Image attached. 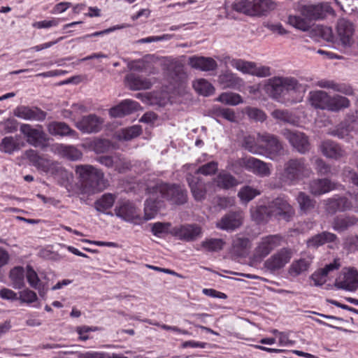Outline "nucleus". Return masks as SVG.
I'll use <instances>...</instances> for the list:
<instances>
[{
    "mask_svg": "<svg viewBox=\"0 0 358 358\" xmlns=\"http://www.w3.org/2000/svg\"><path fill=\"white\" fill-rule=\"evenodd\" d=\"M110 145V141L106 139H98L94 143L93 150L97 154L104 153L109 150Z\"/></svg>",
    "mask_w": 358,
    "mask_h": 358,
    "instance_id": "e2e57ef3",
    "label": "nucleus"
},
{
    "mask_svg": "<svg viewBox=\"0 0 358 358\" xmlns=\"http://www.w3.org/2000/svg\"><path fill=\"white\" fill-rule=\"evenodd\" d=\"M115 214L122 220L136 224H141L143 221L138 210L129 201L123 202L117 206L115 208Z\"/></svg>",
    "mask_w": 358,
    "mask_h": 358,
    "instance_id": "9d476101",
    "label": "nucleus"
},
{
    "mask_svg": "<svg viewBox=\"0 0 358 358\" xmlns=\"http://www.w3.org/2000/svg\"><path fill=\"white\" fill-rule=\"evenodd\" d=\"M312 173L311 169L304 158L289 159L284 166L285 177L292 182L308 178Z\"/></svg>",
    "mask_w": 358,
    "mask_h": 358,
    "instance_id": "39448f33",
    "label": "nucleus"
},
{
    "mask_svg": "<svg viewBox=\"0 0 358 358\" xmlns=\"http://www.w3.org/2000/svg\"><path fill=\"white\" fill-rule=\"evenodd\" d=\"M20 131L27 138V143L34 147L43 146L44 143L48 140L47 135L41 126L33 128L30 124H22Z\"/></svg>",
    "mask_w": 358,
    "mask_h": 358,
    "instance_id": "f8f14e48",
    "label": "nucleus"
},
{
    "mask_svg": "<svg viewBox=\"0 0 358 358\" xmlns=\"http://www.w3.org/2000/svg\"><path fill=\"white\" fill-rule=\"evenodd\" d=\"M336 188V184L327 178L315 179L309 182V191L315 196H320Z\"/></svg>",
    "mask_w": 358,
    "mask_h": 358,
    "instance_id": "5701e85b",
    "label": "nucleus"
},
{
    "mask_svg": "<svg viewBox=\"0 0 358 358\" xmlns=\"http://www.w3.org/2000/svg\"><path fill=\"white\" fill-rule=\"evenodd\" d=\"M26 158L38 169L47 171L49 169V161L42 157L36 150L29 149L24 153Z\"/></svg>",
    "mask_w": 358,
    "mask_h": 358,
    "instance_id": "473e14b6",
    "label": "nucleus"
},
{
    "mask_svg": "<svg viewBox=\"0 0 358 358\" xmlns=\"http://www.w3.org/2000/svg\"><path fill=\"white\" fill-rule=\"evenodd\" d=\"M154 195L159 194L162 199L172 204L182 205L187 201V190L176 184L157 183L154 186Z\"/></svg>",
    "mask_w": 358,
    "mask_h": 358,
    "instance_id": "7ed1b4c3",
    "label": "nucleus"
},
{
    "mask_svg": "<svg viewBox=\"0 0 358 358\" xmlns=\"http://www.w3.org/2000/svg\"><path fill=\"white\" fill-rule=\"evenodd\" d=\"M218 169V164L215 161L210 162L200 166L196 171V174H202L204 176L213 175L216 173Z\"/></svg>",
    "mask_w": 358,
    "mask_h": 358,
    "instance_id": "4d7b16f0",
    "label": "nucleus"
},
{
    "mask_svg": "<svg viewBox=\"0 0 358 358\" xmlns=\"http://www.w3.org/2000/svg\"><path fill=\"white\" fill-rule=\"evenodd\" d=\"M82 185L92 193L104 190L108 186V181L104 178L103 172L92 165H78L76 167Z\"/></svg>",
    "mask_w": 358,
    "mask_h": 358,
    "instance_id": "f03ea898",
    "label": "nucleus"
},
{
    "mask_svg": "<svg viewBox=\"0 0 358 358\" xmlns=\"http://www.w3.org/2000/svg\"><path fill=\"white\" fill-rule=\"evenodd\" d=\"M250 215L253 221L257 224H260L270 217V208L269 206H259L252 207L250 208Z\"/></svg>",
    "mask_w": 358,
    "mask_h": 358,
    "instance_id": "c9c22d12",
    "label": "nucleus"
},
{
    "mask_svg": "<svg viewBox=\"0 0 358 358\" xmlns=\"http://www.w3.org/2000/svg\"><path fill=\"white\" fill-rule=\"evenodd\" d=\"M327 275L325 271L320 268L312 274L311 279L313 280L315 285L320 286L327 282Z\"/></svg>",
    "mask_w": 358,
    "mask_h": 358,
    "instance_id": "0e129e2a",
    "label": "nucleus"
},
{
    "mask_svg": "<svg viewBox=\"0 0 358 358\" xmlns=\"http://www.w3.org/2000/svg\"><path fill=\"white\" fill-rule=\"evenodd\" d=\"M230 64L232 67L235 68L238 71L243 73L252 75L254 62L234 59L231 61Z\"/></svg>",
    "mask_w": 358,
    "mask_h": 358,
    "instance_id": "603ef678",
    "label": "nucleus"
},
{
    "mask_svg": "<svg viewBox=\"0 0 358 358\" xmlns=\"http://www.w3.org/2000/svg\"><path fill=\"white\" fill-rule=\"evenodd\" d=\"M238 164L248 171L260 178L268 177L271 174V164L253 157L241 158Z\"/></svg>",
    "mask_w": 358,
    "mask_h": 358,
    "instance_id": "423d86ee",
    "label": "nucleus"
},
{
    "mask_svg": "<svg viewBox=\"0 0 358 358\" xmlns=\"http://www.w3.org/2000/svg\"><path fill=\"white\" fill-rule=\"evenodd\" d=\"M357 223L358 217L355 215L336 216L332 222V227L335 231L341 232Z\"/></svg>",
    "mask_w": 358,
    "mask_h": 358,
    "instance_id": "c85d7f7f",
    "label": "nucleus"
},
{
    "mask_svg": "<svg viewBox=\"0 0 358 358\" xmlns=\"http://www.w3.org/2000/svg\"><path fill=\"white\" fill-rule=\"evenodd\" d=\"M213 115L217 117H222L230 122H236V115L233 109L229 108L217 107L213 109Z\"/></svg>",
    "mask_w": 358,
    "mask_h": 358,
    "instance_id": "3c124183",
    "label": "nucleus"
},
{
    "mask_svg": "<svg viewBox=\"0 0 358 358\" xmlns=\"http://www.w3.org/2000/svg\"><path fill=\"white\" fill-rule=\"evenodd\" d=\"M130 163L124 158L122 157L120 155H114V166L115 171L119 173L125 172L130 168Z\"/></svg>",
    "mask_w": 358,
    "mask_h": 358,
    "instance_id": "bf43d9fd",
    "label": "nucleus"
},
{
    "mask_svg": "<svg viewBox=\"0 0 358 358\" xmlns=\"http://www.w3.org/2000/svg\"><path fill=\"white\" fill-rule=\"evenodd\" d=\"M322 154L327 158L339 159L345 156V152L336 142L331 140L323 141L320 145Z\"/></svg>",
    "mask_w": 358,
    "mask_h": 358,
    "instance_id": "393cba45",
    "label": "nucleus"
},
{
    "mask_svg": "<svg viewBox=\"0 0 358 358\" xmlns=\"http://www.w3.org/2000/svg\"><path fill=\"white\" fill-rule=\"evenodd\" d=\"M336 30L341 43L345 46H350L353 42V24L345 19H341L338 21Z\"/></svg>",
    "mask_w": 358,
    "mask_h": 358,
    "instance_id": "412c9836",
    "label": "nucleus"
},
{
    "mask_svg": "<svg viewBox=\"0 0 358 358\" xmlns=\"http://www.w3.org/2000/svg\"><path fill=\"white\" fill-rule=\"evenodd\" d=\"M285 138L289 142L294 148L299 153L306 154L310 148L308 136L299 131L285 129L282 131Z\"/></svg>",
    "mask_w": 358,
    "mask_h": 358,
    "instance_id": "9b49d317",
    "label": "nucleus"
},
{
    "mask_svg": "<svg viewBox=\"0 0 358 358\" xmlns=\"http://www.w3.org/2000/svg\"><path fill=\"white\" fill-rule=\"evenodd\" d=\"M292 256L291 249L282 248L264 262V267L271 271L279 270L290 261Z\"/></svg>",
    "mask_w": 358,
    "mask_h": 358,
    "instance_id": "dca6fc26",
    "label": "nucleus"
},
{
    "mask_svg": "<svg viewBox=\"0 0 358 358\" xmlns=\"http://www.w3.org/2000/svg\"><path fill=\"white\" fill-rule=\"evenodd\" d=\"M250 245V241L246 237H237L233 241V247L239 250L248 248Z\"/></svg>",
    "mask_w": 358,
    "mask_h": 358,
    "instance_id": "774afa93",
    "label": "nucleus"
},
{
    "mask_svg": "<svg viewBox=\"0 0 358 358\" xmlns=\"http://www.w3.org/2000/svg\"><path fill=\"white\" fill-rule=\"evenodd\" d=\"M214 181L218 187L224 189H229L238 184L237 179L228 173H220Z\"/></svg>",
    "mask_w": 358,
    "mask_h": 358,
    "instance_id": "f704fd0d",
    "label": "nucleus"
},
{
    "mask_svg": "<svg viewBox=\"0 0 358 358\" xmlns=\"http://www.w3.org/2000/svg\"><path fill=\"white\" fill-rule=\"evenodd\" d=\"M233 10L247 15H253L252 2L250 0H236L231 6Z\"/></svg>",
    "mask_w": 358,
    "mask_h": 358,
    "instance_id": "de8ad7c7",
    "label": "nucleus"
},
{
    "mask_svg": "<svg viewBox=\"0 0 358 358\" xmlns=\"http://www.w3.org/2000/svg\"><path fill=\"white\" fill-rule=\"evenodd\" d=\"M336 239L337 236L336 234L328 231H323L309 238L307 241V245L308 248H317L326 243L334 242Z\"/></svg>",
    "mask_w": 358,
    "mask_h": 358,
    "instance_id": "7c9ffc66",
    "label": "nucleus"
},
{
    "mask_svg": "<svg viewBox=\"0 0 358 358\" xmlns=\"http://www.w3.org/2000/svg\"><path fill=\"white\" fill-rule=\"evenodd\" d=\"M188 64L193 69L203 71H213L217 67L215 60L211 57H190L188 59Z\"/></svg>",
    "mask_w": 358,
    "mask_h": 358,
    "instance_id": "a878e982",
    "label": "nucleus"
},
{
    "mask_svg": "<svg viewBox=\"0 0 358 358\" xmlns=\"http://www.w3.org/2000/svg\"><path fill=\"white\" fill-rule=\"evenodd\" d=\"M59 150L64 157L72 161L78 160L83 156L82 152L73 145H60Z\"/></svg>",
    "mask_w": 358,
    "mask_h": 358,
    "instance_id": "09e8293b",
    "label": "nucleus"
},
{
    "mask_svg": "<svg viewBox=\"0 0 358 358\" xmlns=\"http://www.w3.org/2000/svg\"><path fill=\"white\" fill-rule=\"evenodd\" d=\"M242 148L253 155H260L261 148L257 136H245L242 141Z\"/></svg>",
    "mask_w": 358,
    "mask_h": 358,
    "instance_id": "e433bc0d",
    "label": "nucleus"
},
{
    "mask_svg": "<svg viewBox=\"0 0 358 358\" xmlns=\"http://www.w3.org/2000/svg\"><path fill=\"white\" fill-rule=\"evenodd\" d=\"M115 199V196L113 194H104L100 199L95 201V208L99 212H104L113 206Z\"/></svg>",
    "mask_w": 358,
    "mask_h": 358,
    "instance_id": "a19ab883",
    "label": "nucleus"
},
{
    "mask_svg": "<svg viewBox=\"0 0 358 358\" xmlns=\"http://www.w3.org/2000/svg\"><path fill=\"white\" fill-rule=\"evenodd\" d=\"M350 100L340 95L329 96L328 110L338 112L350 106Z\"/></svg>",
    "mask_w": 358,
    "mask_h": 358,
    "instance_id": "4c0bfd02",
    "label": "nucleus"
},
{
    "mask_svg": "<svg viewBox=\"0 0 358 358\" xmlns=\"http://www.w3.org/2000/svg\"><path fill=\"white\" fill-rule=\"evenodd\" d=\"M217 101L229 106H237L243 102L241 95L234 92H223L217 98Z\"/></svg>",
    "mask_w": 358,
    "mask_h": 358,
    "instance_id": "49530a36",
    "label": "nucleus"
},
{
    "mask_svg": "<svg viewBox=\"0 0 358 358\" xmlns=\"http://www.w3.org/2000/svg\"><path fill=\"white\" fill-rule=\"evenodd\" d=\"M310 263L311 261L308 259H300L294 261L289 268V273L292 276H298L308 269Z\"/></svg>",
    "mask_w": 358,
    "mask_h": 358,
    "instance_id": "ea45409f",
    "label": "nucleus"
},
{
    "mask_svg": "<svg viewBox=\"0 0 358 358\" xmlns=\"http://www.w3.org/2000/svg\"><path fill=\"white\" fill-rule=\"evenodd\" d=\"M245 113L250 119L255 121L264 122L266 119L265 113L257 108H245Z\"/></svg>",
    "mask_w": 358,
    "mask_h": 358,
    "instance_id": "052dcab7",
    "label": "nucleus"
},
{
    "mask_svg": "<svg viewBox=\"0 0 358 358\" xmlns=\"http://www.w3.org/2000/svg\"><path fill=\"white\" fill-rule=\"evenodd\" d=\"M24 271L22 267L17 266L10 272V278L15 289H21L24 286Z\"/></svg>",
    "mask_w": 358,
    "mask_h": 358,
    "instance_id": "a18cd8bd",
    "label": "nucleus"
},
{
    "mask_svg": "<svg viewBox=\"0 0 358 358\" xmlns=\"http://www.w3.org/2000/svg\"><path fill=\"white\" fill-rule=\"evenodd\" d=\"M254 16L266 15L277 7L273 0H252Z\"/></svg>",
    "mask_w": 358,
    "mask_h": 358,
    "instance_id": "c756f323",
    "label": "nucleus"
},
{
    "mask_svg": "<svg viewBox=\"0 0 358 358\" xmlns=\"http://www.w3.org/2000/svg\"><path fill=\"white\" fill-rule=\"evenodd\" d=\"M266 90L273 99L286 103L290 101L287 95L302 91L303 87L294 77L276 76L269 79Z\"/></svg>",
    "mask_w": 358,
    "mask_h": 358,
    "instance_id": "f257e3e1",
    "label": "nucleus"
},
{
    "mask_svg": "<svg viewBox=\"0 0 358 358\" xmlns=\"http://www.w3.org/2000/svg\"><path fill=\"white\" fill-rule=\"evenodd\" d=\"M186 181L196 201L201 202L206 199L207 188L210 186V183H206L201 178L192 173L187 174Z\"/></svg>",
    "mask_w": 358,
    "mask_h": 358,
    "instance_id": "2eb2a0df",
    "label": "nucleus"
},
{
    "mask_svg": "<svg viewBox=\"0 0 358 358\" xmlns=\"http://www.w3.org/2000/svg\"><path fill=\"white\" fill-rule=\"evenodd\" d=\"M260 194L259 189L249 185H245L238 191V196L241 201L248 203Z\"/></svg>",
    "mask_w": 358,
    "mask_h": 358,
    "instance_id": "c03bdc74",
    "label": "nucleus"
},
{
    "mask_svg": "<svg viewBox=\"0 0 358 358\" xmlns=\"http://www.w3.org/2000/svg\"><path fill=\"white\" fill-rule=\"evenodd\" d=\"M329 95L324 91H315L310 93L309 101L315 108L328 110Z\"/></svg>",
    "mask_w": 358,
    "mask_h": 358,
    "instance_id": "2f4dec72",
    "label": "nucleus"
},
{
    "mask_svg": "<svg viewBox=\"0 0 358 358\" xmlns=\"http://www.w3.org/2000/svg\"><path fill=\"white\" fill-rule=\"evenodd\" d=\"M154 186L150 189V197L145 202V217L143 220L152 219L158 211L164 206L159 194L154 195Z\"/></svg>",
    "mask_w": 358,
    "mask_h": 358,
    "instance_id": "a211bd4d",
    "label": "nucleus"
},
{
    "mask_svg": "<svg viewBox=\"0 0 358 358\" xmlns=\"http://www.w3.org/2000/svg\"><path fill=\"white\" fill-rule=\"evenodd\" d=\"M315 169L321 176H327L331 173V166L320 158L315 160Z\"/></svg>",
    "mask_w": 358,
    "mask_h": 358,
    "instance_id": "69168bd1",
    "label": "nucleus"
},
{
    "mask_svg": "<svg viewBox=\"0 0 358 358\" xmlns=\"http://www.w3.org/2000/svg\"><path fill=\"white\" fill-rule=\"evenodd\" d=\"M332 8L329 3L303 5L299 9L300 13L308 20H318L324 18L331 13Z\"/></svg>",
    "mask_w": 358,
    "mask_h": 358,
    "instance_id": "1a4fd4ad",
    "label": "nucleus"
},
{
    "mask_svg": "<svg viewBox=\"0 0 358 358\" xmlns=\"http://www.w3.org/2000/svg\"><path fill=\"white\" fill-rule=\"evenodd\" d=\"M257 136L261 148L260 155L274 159L284 155V147L278 136L268 132L257 133Z\"/></svg>",
    "mask_w": 358,
    "mask_h": 358,
    "instance_id": "20e7f679",
    "label": "nucleus"
},
{
    "mask_svg": "<svg viewBox=\"0 0 358 358\" xmlns=\"http://www.w3.org/2000/svg\"><path fill=\"white\" fill-rule=\"evenodd\" d=\"M104 121L95 114H90L82 117L76 122V128L84 134H92L100 131Z\"/></svg>",
    "mask_w": 358,
    "mask_h": 358,
    "instance_id": "ddd939ff",
    "label": "nucleus"
},
{
    "mask_svg": "<svg viewBox=\"0 0 358 358\" xmlns=\"http://www.w3.org/2000/svg\"><path fill=\"white\" fill-rule=\"evenodd\" d=\"M26 278L29 285L34 289H38L40 285L41 280L36 272L31 266H27Z\"/></svg>",
    "mask_w": 358,
    "mask_h": 358,
    "instance_id": "13d9d810",
    "label": "nucleus"
},
{
    "mask_svg": "<svg viewBox=\"0 0 358 358\" xmlns=\"http://www.w3.org/2000/svg\"><path fill=\"white\" fill-rule=\"evenodd\" d=\"M38 299L36 293L29 289H24L19 292L18 300L22 303H32Z\"/></svg>",
    "mask_w": 358,
    "mask_h": 358,
    "instance_id": "6e6d98bb",
    "label": "nucleus"
},
{
    "mask_svg": "<svg viewBox=\"0 0 358 358\" xmlns=\"http://www.w3.org/2000/svg\"><path fill=\"white\" fill-rule=\"evenodd\" d=\"M224 245L225 242L222 238H207L201 243V247L209 252H219Z\"/></svg>",
    "mask_w": 358,
    "mask_h": 358,
    "instance_id": "79ce46f5",
    "label": "nucleus"
},
{
    "mask_svg": "<svg viewBox=\"0 0 358 358\" xmlns=\"http://www.w3.org/2000/svg\"><path fill=\"white\" fill-rule=\"evenodd\" d=\"M268 206L270 216L278 217L286 222L291 221L295 215L294 208L283 198L278 197L275 199Z\"/></svg>",
    "mask_w": 358,
    "mask_h": 358,
    "instance_id": "6e6552de",
    "label": "nucleus"
},
{
    "mask_svg": "<svg viewBox=\"0 0 358 358\" xmlns=\"http://www.w3.org/2000/svg\"><path fill=\"white\" fill-rule=\"evenodd\" d=\"M252 75L257 77H267L271 75V69L265 66H257L254 63Z\"/></svg>",
    "mask_w": 358,
    "mask_h": 358,
    "instance_id": "338daca9",
    "label": "nucleus"
},
{
    "mask_svg": "<svg viewBox=\"0 0 358 358\" xmlns=\"http://www.w3.org/2000/svg\"><path fill=\"white\" fill-rule=\"evenodd\" d=\"M15 116L26 120L43 121L47 113L38 107L19 106L14 110Z\"/></svg>",
    "mask_w": 358,
    "mask_h": 358,
    "instance_id": "4be33fe9",
    "label": "nucleus"
},
{
    "mask_svg": "<svg viewBox=\"0 0 358 358\" xmlns=\"http://www.w3.org/2000/svg\"><path fill=\"white\" fill-rule=\"evenodd\" d=\"M126 85L131 90H145L150 89L152 83L150 80L137 76L134 73H129L124 78Z\"/></svg>",
    "mask_w": 358,
    "mask_h": 358,
    "instance_id": "bb28decb",
    "label": "nucleus"
},
{
    "mask_svg": "<svg viewBox=\"0 0 358 358\" xmlns=\"http://www.w3.org/2000/svg\"><path fill=\"white\" fill-rule=\"evenodd\" d=\"M142 133V128L140 125H134L122 129L119 134V139L123 141H130Z\"/></svg>",
    "mask_w": 358,
    "mask_h": 358,
    "instance_id": "8fccbe9b",
    "label": "nucleus"
},
{
    "mask_svg": "<svg viewBox=\"0 0 358 358\" xmlns=\"http://www.w3.org/2000/svg\"><path fill=\"white\" fill-rule=\"evenodd\" d=\"M296 201L299 203L300 210L303 213L312 210L315 206V200L310 198L309 195L303 192H299L296 196Z\"/></svg>",
    "mask_w": 358,
    "mask_h": 358,
    "instance_id": "58836bf2",
    "label": "nucleus"
},
{
    "mask_svg": "<svg viewBox=\"0 0 358 358\" xmlns=\"http://www.w3.org/2000/svg\"><path fill=\"white\" fill-rule=\"evenodd\" d=\"M119 105L123 106L122 111L124 113V116L129 115L134 111H136L140 107L138 102L130 99H126L122 101Z\"/></svg>",
    "mask_w": 358,
    "mask_h": 358,
    "instance_id": "680f3d73",
    "label": "nucleus"
},
{
    "mask_svg": "<svg viewBox=\"0 0 358 358\" xmlns=\"http://www.w3.org/2000/svg\"><path fill=\"white\" fill-rule=\"evenodd\" d=\"M217 81L222 88L240 90L244 85V81L236 74L227 71L218 76Z\"/></svg>",
    "mask_w": 358,
    "mask_h": 358,
    "instance_id": "b1692460",
    "label": "nucleus"
},
{
    "mask_svg": "<svg viewBox=\"0 0 358 358\" xmlns=\"http://www.w3.org/2000/svg\"><path fill=\"white\" fill-rule=\"evenodd\" d=\"M48 131L52 136L77 137V132L64 122H52L47 126Z\"/></svg>",
    "mask_w": 358,
    "mask_h": 358,
    "instance_id": "cd10ccee",
    "label": "nucleus"
},
{
    "mask_svg": "<svg viewBox=\"0 0 358 358\" xmlns=\"http://www.w3.org/2000/svg\"><path fill=\"white\" fill-rule=\"evenodd\" d=\"M243 222V215L241 211H231L224 215L216 223V227L225 231H234L240 227Z\"/></svg>",
    "mask_w": 358,
    "mask_h": 358,
    "instance_id": "f3484780",
    "label": "nucleus"
},
{
    "mask_svg": "<svg viewBox=\"0 0 358 358\" xmlns=\"http://www.w3.org/2000/svg\"><path fill=\"white\" fill-rule=\"evenodd\" d=\"M271 116L279 121L283 122L294 124V120L291 113L287 110L276 109L271 113Z\"/></svg>",
    "mask_w": 358,
    "mask_h": 358,
    "instance_id": "5fc2aeb1",
    "label": "nucleus"
},
{
    "mask_svg": "<svg viewBox=\"0 0 358 358\" xmlns=\"http://www.w3.org/2000/svg\"><path fill=\"white\" fill-rule=\"evenodd\" d=\"M335 285L348 291H355L358 287V271L354 268H350L344 272L342 276L336 279Z\"/></svg>",
    "mask_w": 358,
    "mask_h": 358,
    "instance_id": "6ab92c4d",
    "label": "nucleus"
},
{
    "mask_svg": "<svg viewBox=\"0 0 358 358\" xmlns=\"http://www.w3.org/2000/svg\"><path fill=\"white\" fill-rule=\"evenodd\" d=\"M325 210L327 213L334 215L337 211L345 212L352 208V202L345 196H334L324 201Z\"/></svg>",
    "mask_w": 358,
    "mask_h": 358,
    "instance_id": "aec40b11",
    "label": "nucleus"
},
{
    "mask_svg": "<svg viewBox=\"0 0 358 358\" xmlns=\"http://www.w3.org/2000/svg\"><path fill=\"white\" fill-rule=\"evenodd\" d=\"M288 23L295 28L303 31H308L310 27V24L306 18L304 19L300 16L296 15H289L288 17Z\"/></svg>",
    "mask_w": 358,
    "mask_h": 358,
    "instance_id": "864d4df0",
    "label": "nucleus"
},
{
    "mask_svg": "<svg viewBox=\"0 0 358 358\" xmlns=\"http://www.w3.org/2000/svg\"><path fill=\"white\" fill-rule=\"evenodd\" d=\"M24 146V143L20 141L17 136H6L3 138L0 143V150L8 154H12L19 150Z\"/></svg>",
    "mask_w": 358,
    "mask_h": 358,
    "instance_id": "72a5a7b5",
    "label": "nucleus"
},
{
    "mask_svg": "<svg viewBox=\"0 0 358 358\" xmlns=\"http://www.w3.org/2000/svg\"><path fill=\"white\" fill-rule=\"evenodd\" d=\"M193 87L199 94L209 96L213 94L214 87L206 79L200 78L193 82Z\"/></svg>",
    "mask_w": 358,
    "mask_h": 358,
    "instance_id": "37998d69",
    "label": "nucleus"
},
{
    "mask_svg": "<svg viewBox=\"0 0 358 358\" xmlns=\"http://www.w3.org/2000/svg\"><path fill=\"white\" fill-rule=\"evenodd\" d=\"M282 236L280 234L263 236L258 243L254 254L256 260H262L268 255L272 250L281 244Z\"/></svg>",
    "mask_w": 358,
    "mask_h": 358,
    "instance_id": "0eeeda50",
    "label": "nucleus"
},
{
    "mask_svg": "<svg viewBox=\"0 0 358 358\" xmlns=\"http://www.w3.org/2000/svg\"><path fill=\"white\" fill-rule=\"evenodd\" d=\"M173 234L180 240L193 242L200 238L203 234L202 227L198 224H185L175 227Z\"/></svg>",
    "mask_w": 358,
    "mask_h": 358,
    "instance_id": "4468645a",
    "label": "nucleus"
}]
</instances>
